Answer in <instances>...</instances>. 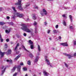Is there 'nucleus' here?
<instances>
[{
  "instance_id": "1",
  "label": "nucleus",
  "mask_w": 76,
  "mask_h": 76,
  "mask_svg": "<svg viewBox=\"0 0 76 76\" xmlns=\"http://www.w3.org/2000/svg\"><path fill=\"white\" fill-rule=\"evenodd\" d=\"M21 26H22L23 27L21 28L22 30L24 31H26L27 32H28L32 34V32L33 31V30L31 29H29L28 28V27L25 24H21L20 25Z\"/></svg>"
},
{
  "instance_id": "2",
  "label": "nucleus",
  "mask_w": 76,
  "mask_h": 76,
  "mask_svg": "<svg viewBox=\"0 0 76 76\" xmlns=\"http://www.w3.org/2000/svg\"><path fill=\"white\" fill-rule=\"evenodd\" d=\"M21 2H22V0H18V2H17L15 3V5H16L17 6H20L18 7V9L20 10H21V11H23V9L22 8V5H21Z\"/></svg>"
},
{
  "instance_id": "3",
  "label": "nucleus",
  "mask_w": 76,
  "mask_h": 76,
  "mask_svg": "<svg viewBox=\"0 0 76 76\" xmlns=\"http://www.w3.org/2000/svg\"><path fill=\"white\" fill-rule=\"evenodd\" d=\"M11 53H12V50H8L7 52L3 53H2L0 50V56L1 55V57H3L5 53L7 54V55H8V54H10Z\"/></svg>"
},
{
  "instance_id": "4",
  "label": "nucleus",
  "mask_w": 76,
  "mask_h": 76,
  "mask_svg": "<svg viewBox=\"0 0 76 76\" xmlns=\"http://www.w3.org/2000/svg\"><path fill=\"white\" fill-rule=\"evenodd\" d=\"M40 13L42 16H43L44 15H47V12L45 9H43L42 11H41L40 12Z\"/></svg>"
},
{
  "instance_id": "5",
  "label": "nucleus",
  "mask_w": 76,
  "mask_h": 76,
  "mask_svg": "<svg viewBox=\"0 0 76 76\" xmlns=\"http://www.w3.org/2000/svg\"><path fill=\"white\" fill-rule=\"evenodd\" d=\"M12 8L14 12V15H15V16H17L18 17H19V13L16 12V10H15L16 8H15V7H12Z\"/></svg>"
},
{
  "instance_id": "6",
  "label": "nucleus",
  "mask_w": 76,
  "mask_h": 76,
  "mask_svg": "<svg viewBox=\"0 0 76 76\" xmlns=\"http://www.w3.org/2000/svg\"><path fill=\"white\" fill-rule=\"evenodd\" d=\"M1 69L2 70V72L1 74V76H2L4 74V73L5 72V70L6 69V67L4 66H2L1 67Z\"/></svg>"
},
{
  "instance_id": "7",
  "label": "nucleus",
  "mask_w": 76,
  "mask_h": 76,
  "mask_svg": "<svg viewBox=\"0 0 76 76\" xmlns=\"http://www.w3.org/2000/svg\"><path fill=\"white\" fill-rule=\"evenodd\" d=\"M64 55L66 56H67V57H69L68 58L70 59L72 57H73V56H72V55H70L69 54H67L66 53H64Z\"/></svg>"
},
{
  "instance_id": "8",
  "label": "nucleus",
  "mask_w": 76,
  "mask_h": 76,
  "mask_svg": "<svg viewBox=\"0 0 76 76\" xmlns=\"http://www.w3.org/2000/svg\"><path fill=\"white\" fill-rule=\"evenodd\" d=\"M60 44L61 45H62L63 46L65 47H67V46H68V44H67V42H66L65 43H61Z\"/></svg>"
},
{
  "instance_id": "9",
  "label": "nucleus",
  "mask_w": 76,
  "mask_h": 76,
  "mask_svg": "<svg viewBox=\"0 0 76 76\" xmlns=\"http://www.w3.org/2000/svg\"><path fill=\"white\" fill-rule=\"evenodd\" d=\"M39 58V56H36V58L34 61V63H37V62H38V61Z\"/></svg>"
},
{
  "instance_id": "10",
  "label": "nucleus",
  "mask_w": 76,
  "mask_h": 76,
  "mask_svg": "<svg viewBox=\"0 0 76 76\" xmlns=\"http://www.w3.org/2000/svg\"><path fill=\"white\" fill-rule=\"evenodd\" d=\"M45 61L47 63V64L49 65L50 64V61H49L48 60V59H47V56H45Z\"/></svg>"
},
{
  "instance_id": "11",
  "label": "nucleus",
  "mask_w": 76,
  "mask_h": 76,
  "mask_svg": "<svg viewBox=\"0 0 76 76\" xmlns=\"http://www.w3.org/2000/svg\"><path fill=\"white\" fill-rule=\"evenodd\" d=\"M21 56V54H19L18 56L16 58L14 59V60H17Z\"/></svg>"
},
{
  "instance_id": "12",
  "label": "nucleus",
  "mask_w": 76,
  "mask_h": 76,
  "mask_svg": "<svg viewBox=\"0 0 76 76\" xmlns=\"http://www.w3.org/2000/svg\"><path fill=\"white\" fill-rule=\"evenodd\" d=\"M43 74L45 76H48L49 75L48 73L47 72L45 71H44Z\"/></svg>"
},
{
  "instance_id": "13",
  "label": "nucleus",
  "mask_w": 76,
  "mask_h": 76,
  "mask_svg": "<svg viewBox=\"0 0 76 76\" xmlns=\"http://www.w3.org/2000/svg\"><path fill=\"white\" fill-rule=\"evenodd\" d=\"M11 31V28H10L8 30H5V32L7 34H9Z\"/></svg>"
},
{
  "instance_id": "14",
  "label": "nucleus",
  "mask_w": 76,
  "mask_h": 76,
  "mask_svg": "<svg viewBox=\"0 0 76 76\" xmlns=\"http://www.w3.org/2000/svg\"><path fill=\"white\" fill-rule=\"evenodd\" d=\"M21 68V67L20 66H17V68H18V72H20Z\"/></svg>"
},
{
  "instance_id": "15",
  "label": "nucleus",
  "mask_w": 76,
  "mask_h": 76,
  "mask_svg": "<svg viewBox=\"0 0 76 76\" xmlns=\"http://www.w3.org/2000/svg\"><path fill=\"white\" fill-rule=\"evenodd\" d=\"M69 19H70L71 22H72V21L73 20V18L72 17V16L70 15H69Z\"/></svg>"
},
{
  "instance_id": "16",
  "label": "nucleus",
  "mask_w": 76,
  "mask_h": 76,
  "mask_svg": "<svg viewBox=\"0 0 76 76\" xmlns=\"http://www.w3.org/2000/svg\"><path fill=\"white\" fill-rule=\"evenodd\" d=\"M7 62H8L9 63H12V60H9L8 59L7 60Z\"/></svg>"
},
{
  "instance_id": "17",
  "label": "nucleus",
  "mask_w": 76,
  "mask_h": 76,
  "mask_svg": "<svg viewBox=\"0 0 76 76\" xmlns=\"http://www.w3.org/2000/svg\"><path fill=\"white\" fill-rule=\"evenodd\" d=\"M6 23L3 22H0V25H4Z\"/></svg>"
},
{
  "instance_id": "18",
  "label": "nucleus",
  "mask_w": 76,
  "mask_h": 76,
  "mask_svg": "<svg viewBox=\"0 0 76 76\" xmlns=\"http://www.w3.org/2000/svg\"><path fill=\"white\" fill-rule=\"evenodd\" d=\"M38 31L37 30V28L36 27L35 28V34H38Z\"/></svg>"
},
{
  "instance_id": "19",
  "label": "nucleus",
  "mask_w": 76,
  "mask_h": 76,
  "mask_svg": "<svg viewBox=\"0 0 76 76\" xmlns=\"http://www.w3.org/2000/svg\"><path fill=\"white\" fill-rule=\"evenodd\" d=\"M38 50L39 51H41V48H40V46L39 45H38Z\"/></svg>"
},
{
  "instance_id": "20",
  "label": "nucleus",
  "mask_w": 76,
  "mask_h": 76,
  "mask_svg": "<svg viewBox=\"0 0 76 76\" xmlns=\"http://www.w3.org/2000/svg\"><path fill=\"white\" fill-rule=\"evenodd\" d=\"M28 42L30 44H33V42H32V41L31 40H28Z\"/></svg>"
},
{
  "instance_id": "21",
  "label": "nucleus",
  "mask_w": 76,
  "mask_h": 76,
  "mask_svg": "<svg viewBox=\"0 0 76 76\" xmlns=\"http://www.w3.org/2000/svg\"><path fill=\"white\" fill-rule=\"evenodd\" d=\"M30 48H31V49H33V48H34V44H32L31 45Z\"/></svg>"
},
{
  "instance_id": "22",
  "label": "nucleus",
  "mask_w": 76,
  "mask_h": 76,
  "mask_svg": "<svg viewBox=\"0 0 76 76\" xmlns=\"http://www.w3.org/2000/svg\"><path fill=\"white\" fill-rule=\"evenodd\" d=\"M15 69H16V66H15L13 67V69L12 70V72H14Z\"/></svg>"
},
{
  "instance_id": "23",
  "label": "nucleus",
  "mask_w": 76,
  "mask_h": 76,
  "mask_svg": "<svg viewBox=\"0 0 76 76\" xmlns=\"http://www.w3.org/2000/svg\"><path fill=\"white\" fill-rule=\"evenodd\" d=\"M12 19H15L16 18V16L15 15H12Z\"/></svg>"
},
{
  "instance_id": "24",
  "label": "nucleus",
  "mask_w": 76,
  "mask_h": 76,
  "mask_svg": "<svg viewBox=\"0 0 76 76\" xmlns=\"http://www.w3.org/2000/svg\"><path fill=\"white\" fill-rule=\"evenodd\" d=\"M23 14H19V15L18 16V17H19V18H22V17H23Z\"/></svg>"
},
{
  "instance_id": "25",
  "label": "nucleus",
  "mask_w": 76,
  "mask_h": 76,
  "mask_svg": "<svg viewBox=\"0 0 76 76\" xmlns=\"http://www.w3.org/2000/svg\"><path fill=\"white\" fill-rule=\"evenodd\" d=\"M8 24L10 25H13V23L12 22L8 23Z\"/></svg>"
},
{
  "instance_id": "26",
  "label": "nucleus",
  "mask_w": 76,
  "mask_h": 76,
  "mask_svg": "<svg viewBox=\"0 0 76 76\" xmlns=\"http://www.w3.org/2000/svg\"><path fill=\"white\" fill-rule=\"evenodd\" d=\"M33 19H34V20H35L36 19H37V18H36V17L35 16V15H33Z\"/></svg>"
},
{
  "instance_id": "27",
  "label": "nucleus",
  "mask_w": 76,
  "mask_h": 76,
  "mask_svg": "<svg viewBox=\"0 0 76 76\" xmlns=\"http://www.w3.org/2000/svg\"><path fill=\"white\" fill-rule=\"evenodd\" d=\"M29 56H30V57L31 58H32L34 57V56H33V55L32 54H30L29 55Z\"/></svg>"
},
{
  "instance_id": "28",
  "label": "nucleus",
  "mask_w": 76,
  "mask_h": 76,
  "mask_svg": "<svg viewBox=\"0 0 76 76\" xmlns=\"http://www.w3.org/2000/svg\"><path fill=\"white\" fill-rule=\"evenodd\" d=\"M17 48H18L16 47L14 50V51L15 52H16V51H17Z\"/></svg>"
},
{
  "instance_id": "29",
  "label": "nucleus",
  "mask_w": 76,
  "mask_h": 76,
  "mask_svg": "<svg viewBox=\"0 0 76 76\" xmlns=\"http://www.w3.org/2000/svg\"><path fill=\"white\" fill-rule=\"evenodd\" d=\"M22 48L25 51H27V50L26 49V48H25V46H22Z\"/></svg>"
},
{
  "instance_id": "30",
  "label": "nucleus",
  "mask_w": 76,
  "mask_h": 76,
  "mask_svg": "<svg viewBox=\"0 0 76 76\" xmlns=\"http://www.w3.org/2000/svg\"><path fill=\"white\" fill-rule=\"evenodd\" d=\"M27 64L28 65H31V61H28L27 62Z\"/></svg>"
},
{
  "instance_id": "31",
  "label": "nucleus",
  "mask_w": 76,
  "mask_h": 76,
  "mask_svg": "<svg viewBox=\"0 0 76 76\" xmlns=\"http://www.w3.org/2000/svg\"><path fill=\"white\" fill-rule=\"evenodd\" d=\"M63 24L64 26H66V23L64 20V21Z\"/></svg>"
},
{
  "instance_id": "32",
  "label": "nucleus",
  "mask_w": 76,
  "mask_h": 76,
  "mask_svg": "<svg viewBox=\"0 0 76 76\" xmlns=\"http://www.w3.org/2000/svg\"><path fill=\"white\" fill-rule=\"evenodd\" d=\"M18 72H15V73L14 74L13 76H17V75H18Z\"/></svg>"
},
{
  "instance_id": "33",
  "label": "nucleus",
  "mask_w": 76,
  "mask_h": 76,
  "mask_svg": "<svg viewBox=\"0 0 76 76\" xmlns=\"http://www.w3.org/2000/svg\"><path fill=\"white\" fill-rule=\"evenodd\" d=\"M62 17H63V18H67V16H66V15L65 14L62 15Z\"/></svg>"
},
{
  "instance_id": "34",
  "label": "nucleus",
  "mask_w": 76,
  "mask_h": 76,
  "mask_svg": "<svg viewBox=\"0 0 76 76\" xmlns=\"http://www.w3.org/2000/svg\"><path fill=\"white\" fill-rule=\"evenodd\" d=\"M54 33H57V31H58V30H54L53 31Z\"/></svg>"
},
{
  "instance_id": "35",
  "label": "nucleus",
  "mask_w": 76,
  "mask_h": 76,
  "mask_svg": "<svg viewBox=\"0 0 76 76\" xmlns=\"http://www.w3.org/2000/svg\"><path fill=\"white\" fill-rule=\"evenodd\" d=\"M34 9H38V7L37 6H35L34 7Z\"/></svg>"
},
{
  "instance_id": "36",
  "label": "nucleus",
  "mask_w": 76,
  "mask_h": 76,
  "mask_svg": "<svg viewBox=\"0 0 76 76\" xmlns=\"http://www.w3.org/2000/svg\"><path fill=\"white\" fill-rule=\"evenodd\" d=\"M23 70L24 71H26V70H27V68H23Z\"/></svg>"
},
{
  "instance_id": "37",
  "label": "nucleus",
  "mask_w": 76,
  "mask_h": 76,
  "mask_svg": "<svg viewBox=\"0 0 76 76\" xmlns=\"http://www.w3.org/2000/svg\"><path fill=\"white\" fill-rule=\"evenodd\" d=\"M64 9H69V7H64Z\"/></svg>"
},
{
  "instance_id": "38",
  "label": "nucleus",
  "mask_w": 76,
  "mask_h": 76,
  "mask_svg": "<svg viewBox=\"0 0 76 76\" xmlns=\"http://www.w3.org/2000/svg\"><path fill=\"white\" fill-rule=\"evenodd\" d=\"M26 21H29V20H30V19L28 18L26 19Z\"/></svg>"
},
{
  "instance_id": "39",
  "label": "nucleus",
  "mask_w": 76,
  "mask_h": 76,
  "mask_svg": "<svg viewBox=\"0 0 76 76\" xmlns=\"http://www.w3.org/2000/svg\"><path fill=\"white\" fill-rule=\"evenodd\" d=\"M19 43H18L17 45H16V47H17L18 48V47H19Z\"/></svg>"
},
{
  "instance_id": "40",
  "label": "nucleus",
  "mask_w": 76,
  "mask_h": 76,
  "mask_svg": "<svg viewBox=\"0 0 76 76\" xmlns=\"http://www.w3.org/2000/svg\"><path fill=\"white\" fill-rule=\"evenodd\" d=\"M20 66H23V62L20 63Z\"/></svg>"
},
{
  "instance_id": "41",
  "label": "nucleus",
  "mask_w": 76,
  "mask_h": 76,
  "mask_svg": "<svg viewBox=\"0 0 76 76\" xmlns=\"http://www.w3.org/2000/svg\"><path fill=\"white\" fill-rule=\"evenodd\" d=\"M65 65L66 67H68V66L67 65V64L65 63Z\"/></svg>"
},
{
  "instance_id": "42",
  "label": "nucleus",
  "mask_w": 76,
  "mask_h": 76,
  "mask_svg": "<svg viewBox=\"0 0 76 76\" xmlns=\"http://www.w3.org/2000/svg\"><path fill=\"white\" fill-rule=\"evenodd\" d=\"M74 45H76V40L74 41Z\"/></svg>"
},
{
  "instance_id": "43",
  "label": "nucleus",
  "mask_w": 76,
  "mask_h": 76,
  "mask_svg": "<svg viewBox=\"0 0 76 76\" xmlns=\"http://www.w3.org/2000/svg\"><path fill=\"white\" fill-rule=\"evenodd\" d=\"M37 22H35L34 23V25H37Z\"/></svg>"
},
{
  "instance_id": "44",
  "label": "nucleus",
  "mask_w": 76,
  "mask_h": 76,
  "mask_svg": "<svg viewBox=\"0 0 76 76\" xmlns=\"http://www.w3.org/2000/svg\"><path fill=\"white\" fill-rule=\"evenodd\" d=\"M16 54H18L19 53V51H16Z\"/></svg>"
},
{
  "instance_id": "45",
  "label": "nucleus",
  "mask_w": 76,
  "mask_h": 76,
  "mask_svg": "<svg viewBox=\"0 0 76 76\" xmlns=\"http://www.w3.org/2000/svg\"><path fill=\"white\" fill-rule=\"evenodd\" d=\"M23 35L24 37H26V34L25 33H24L23 34Z\"/></svg>"
},
{
  "instance_id": "46",
  "label": "nucleus",
  "mask_w": 76,
  "mask_h": 76,
  "mask_svg": "<svg viewBox=\"0 0 76 76\" xmlns=\"http://www.w3.org/2000/svg\"><path fill=\"white\" fill-rule=\"evenodd\" d=\"M58 25H56V28H58Z\"/></svg>"
},
{
  "instance_id": "47",
  "label": "nucleus",
  "mask_w": 76,
  "mask_h": 76,
  "mask_svg": "<svg viewBox=\"0 0 76 76\" xmlns=\"http://www.w3.org/2000/svg\"><path fill=\"white\" fill-rule=\"evenodd\" d=\"M7 19H10V17H9V16H7Z\"/></svg>"
},
{
  "instance_id": "48",
  "label": "nucleus",
  "mask_w": 76,
  "mask_h": 76,
  "mask_svg": "<svg viewBox=\"0 0 76 76\" xmlns=\"http://www.w3.org/2000/svg\"><path fill=\"white\" fill-rule=\"evenodd\" d=\"M6 41H7V42H9V39H6Z\"/></svg>"
},
{
  "instance_id": "49",
  "label": "nucleus",
  "mask_w": 76,
  "mask_h": 76,
  "mask_svg": "<svg viewBox=\"0 0 76 76\" xmlns=\"http://www.w3.org/2000/svg\"><path fill=\"white\" fill-rule=\"evenodd\" d=\"M29 6V4H27V5H26V7H28V6Z\"/></svg>"
},
{
  "instance_id": "50",
  "label": "nucleus",
  "mask_w": 76,
  "mask_h": 76,
  "mask_svg": "<svg viewBox=\"0 0 76 76\" xmlns=\"http://www.w3.org/2000/svg\"><path fill=\"white\" fill-rule=\"evenodd\" d=\"M50 30H48V34H49V33H50Z\"/></svg>"
},
{
  "instance_id": "51",
  "label": "nucleus",
  "mask_w": 76,
  "mask_h": 76,
  "mask_svg": "<svg viewBox=\"0 0 76 76\" xmlns=\"http://www.w3.org/2000/svg\"><path fill=\"white\" fill-rule=\"evenodd\" d=\"M1 42H3V39H1Z\"/></svg>"
},
{
  "instance_id": "52",
  "label": "nucleus",
  "mask_w": 76,
  "mask_h": 76,
  "mask_svg": "<svg viewBox=\"0 0 76 76\" xmlns=\"http://www.w3.org/2000/svg\"><path fill=\"white\" fill-rule=\"evenodd\" d=\"M58 38H59V39H61V37H60V36H59Z\"/></svg>"
},
{
  "instance_id": "53",
  "label": "nucleus",
  "mask_w": 76,
  "mask_h": 76,
  "mask_svg": "<svg viewBox=\"0 0 76 76\" xmlns=\"http://www.w3.org/2000/svg\"><path fill=\"white\" fill-rule=\"evenodd\" d=\"M45 25H47V22H45L44 23Z\"/></svg>"
},
{
  "instance_id": "54",
  "label": "nucleus",
  "mask_w": 76,
  "mask_h": 76,
  "mask_svg": "<svg viewBox=\"0 0 76 76\" xmlns=\"http://www.w3.org/2000/svg\"><path fill=\"white\" fill-rule=\"evenodd\" d=\"M74 56H76V53H75L74 54Z\"/></svg>"
},
{
  "instance_id": "55",
  "label": "nucleus",
  "mask_w": 76,
  "mask_h": 76,
  "mask_svg": "<svg viewBox=\"0 0 76 76\" xmlns=\"http://www.w3.org/2000/svg\"><path fill=\"white\" fill-rule=\"evenodd\" d=\"M70 28L71 29H73V26H70Z\"/></svg>"
},
{
  "instance_id": "56",
  "label": "nucleus",
  "mask_w": 76,
  "mask_h": 76,
  "mask_svg": "<svg viewBox=\"0 0 76 76\" xmlns=\"http://www.w3.org/2000/svg\"><path fill=\"white\" fill-rule=\"evenodd\" d=\"M2 11V8H0V12Z\"/></svg>"
},
{
  "instance_id": "57",
  "label": "nucleus",
  "mask_w": 76,
  "mask_h": 76,
  "mask_svg": "<svg viewBox=\"0 0 76 76\" xmlns=\"http://www.w3.org/2000/svg\"><path fill=\"white\" fill-rule=\"evenodd\" d=\"M1 34H0V39H1Z\"/></svg>"
},
{
  "instance_id": "58",
  "label": "nucleus",
  "mask_w": 76,
  "mask_h": 76,
  "mask_svg": "<svg viewBox=\"0 0 76 76\" xmlns=\"http://www.w3.org/2000/svg\"><path fill=\"white\" fill-rule=\"evenodd\" d=\"M11 44H13V42H11Z\"/></svg>"
},
{
  "instance_id": "59",
  "label": "nucleus",
  "mask_w": 76,
  "mask_h": 76,
  "mask_svg": "<svg viewBox=\"0 0 76 76\" xmlns=\"http://www.w3.org/2000/svg\"><path fill=\"white\" fill-rule=\"evenodd\" d=\"M49 65H50V67H53V66H52V65H51L50 64H50Z\"/></svg>"
},
{
  "instance_id": "60",
  "label": "nucleus",
  "mask_w": 76,
  "mask_h": 76,
  "mask_svg": "<svg viewBox=\"0 0 76 76\" xmlns=\"http://www.w3.org/2000/svg\"><path fill=\"white\" fill-rule=\"evenodd\" d=\"M49 39L50 40H51V37L49 38Z\"/></svg>"
},
{
  "instance_id": "61",
  "label": "nucleus",
  "mask_w": 76,
  "mask_h": 76,
  "mask_svg": "<svg viewBox=\"0 0 76 76\" xmlns=\"http://www.w3.org/2000/svg\"><path fill=\"white\" fill-rule=\"evenodd\" d=\"M5 46H7V44H5Z\"/></svg>"
},
{
  "instance_id": "62",
  "label": "nucleus",
  "mask_w": 76,
  "mask_h": 76,
  "mask_svg": "<svg viewBox=\"0 0 76 76\" xmlns=\"http://www.w3.org/2000/svg\"><path fill=\"white\" fill-rule=\"evenodd\" d=\"M25 76H28V74H26Z\"/></svg>"
},
{
  "instance_id": "63",
  "label": "nucleus",
  "mask_w": 76,
  "mask_h": 76,
  "mask_svg": "<svg viewBox=\"0 0 76 76\" xmlns=\"http://www.w3.org/2000/svg\"><path fill=\"white\" fill-rule=\"evenodd\" d=\"M39 75H41V73L40 72V73H39Z\"/></svg>"
},
{
  "instance_id": "64",
  "label": "nucleus",
  "mask_w": 76,
  "mask_h": 76,
  "mask_svg": "<svg viewBox=\"0 0 76 76\" xmlns=\"http://www.w3.org/2000/svg\"><path fill=\"white\" fill-rule=\"evenodd\" d=\"M52 50H54V48H52Z\"/></svg>"
}]
</instances>
